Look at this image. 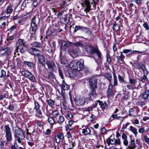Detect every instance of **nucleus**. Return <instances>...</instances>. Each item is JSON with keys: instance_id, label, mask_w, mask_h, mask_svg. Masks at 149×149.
Wrapping results in <instances>:
<instances>
[{"instance_id": "obj_1", "label": "nucleus", "mask_w": 149, "mask_h": 149, "mask_svg": "<svg viewBox=\"0 0 149 149\" xmlns=\"http://www.w3.org/2000/svg\"><path fill=\"white\" fill-rule=\"evenodd\" d=\"M14 137L16 140L19 143H21L22 141L25 138L24 132L20 128L17 127L13 129Z\"/></svg>"}, {"instance_id": "obj_2", "label": "nucleus", "mask_w": 149, "mask_h": 149, "mask_svg": "<svg viewBox=\"0 0 149 149\" xmlns=\"http://www.w3.org/2000/svg\"><path fill=\"white\" fill-rule=\"evenodd\" d=\"M85 49L88 53L91 54H95V55H97L99 59H101V53L98 50L95 49L93 46L91 45H89L84 46Z\"/></svg>"}, {"instance_id": "obj_3", "label": "nucleus", "mask_w": 149, "mask_h": 149, "mask_svg": "<svg viewBox=\"0 0 149 149\" xmlns=\"http://www.w3.org/2000/svg\"><path fill=\"white\" fill-rule=\"evenodd\" d=\"M71 67L77 71H81L83 68V63L81 61L74 60L70 64Z\"/></svg>"}, {"instance_id": "obj_4", "label": "nucleus", "mask_w": 149, "mask_h": 149, "mask_svg": "<svg viewBox=\"0 0 149 149\" xmlns=\"http://www.w3.org/2000/svg\"><path fill=\"white\" fill-rule=\"evenodd\" d=\"M4 132L6 133V137L7 142L6 143V145L7 142H11L13 140L11 132L10 131V128L8 125H5L4 126Z\"/></svg>"}, {"instance_id": "obj_5", "label": "nucleus", "mask_w": 149, "mask_h": 149, "mask_svg": "<svg viewBox=\"0 0 149 149\" xmlns=\"http://www.w3.org/2000/svg\"><path fill=\"white\" fill-rule=\"evenodd\" d=\"M37 30L38 29L30 28L29 35L30 40H36V33Z\"/></svg>"}, {"instance_id": "obj_6", "label": "nucleus", "mask_w": 149, "mask_h": 149, "mask_svg": "<svg viewBox=\"0 0 149 149\" xmlns=\"http://www.w3.org/2000/svg\"><path fill=\"white\" fill-rule=\"evenodd\" d=\"M39 21L38 19H36L35 17H33L31 22L30 28L38 29L37 25Z\"/></svg>"}, {"instance_id": "obj_7", "label": "nucleus", "mask_w": 149, "mask_h": 149, "mask_svg": "<svg viewBox=\"0 0 149 149\" xmlns=\"http://www.w3.org/2000/svg\"><path fill=\"white\" fill-rule=\"evenodd\" d=\"M97 79L96 78H91L89 80V85L90 88H97Z\"/></svg>"}, {"instance_id": "obj_8", "label": "nucleus", "mask_w": 149, "mask_h": 149, "mask_svg": "<svg viewBox=\"0 0 149 149\" xmlns=\"http://www.w3.org/2000/svg\"><path fill=\"white\" fill-rule=\"evenodd\" d=\"M107 143L108 146H109L110 144L111 145L116 144V145H120V140L119 139L116 140L115 139H111L108 138L107 140Z\"/></svg>"}, {"instance_id": "obj_9", "label": "nucleus", "mask_w": 149, "mask_h": 149, "mask_svg": "<svg viewBox=\"0 0 149 149\" xmlns=\"http://www.w3.org/2000/svg\"><path fill=\"white\" fill-rule=\"evenodd\" d=\"M86 102L85 98L84 97H80L77 98L76 100L75 103L78 106L83 105Z\"/></svg>"}, {"instance_id": "obj_10", "label": "nucleus", "mask_w": 149, "mask_h": 149, "mask_svg": "<svg viewBox=\"0 0 149 149\" xmlns=\"http://www.w3.org/2000/svg\"><path fill=\"white\" fill-rule=\"evenodd\" d=\"M13 49V48L12 47H10L9 48H6L2 49L1 50V52H3V54L9 55L11 54Z\"/></svg>"}, {"instance_id": "obj_11", "label": "nucleus", "mask_w": 149, "mask_h": 149, "mask_svg": "<svg viewBox=\"0 0 149 149\" xmlns=\"http://www.w3.org/2000/svg\"><path fill=\"white\" fill-rule=\"evenodd\" d=\"M123 53L126 54V56L127 57H130L131 55L133 54L134 52H138L139 53H141L142 52L138 51H132L131 49H125L123 50Z\"/></svg>"}, {"instance_id": "obj_12", "label": "nucleus", "mask_w": 149, "mask_h": 149, "mask_svg": "<svg viewBox=\"0 0 149 149\" xmlns=\"http://www.w3.org/2000/svg\"><path fill=\"white\" fill-rule=\"evenodd\" d=\"M46 63L48 68L51 70H54L56 69V65L52 61H47Z\"/></svg>"}, {"instance_id": "obj_13", "label": "nucleus", "mask_w": 149, "mask_h": 149, "mask_svg": "<svg viewBox=\"0 0 149 149\" xmlns=\"http://www.w3.org/2000/svg\"><path fill=\"white\" fill-rule=\"evenodd\" d=\"M84 4H85L86 6L85 11L86 12H89L91 10L90 2L87 0H82V2L81 3V4L83 6Z\"/></svg>"}, {"instance_id": "obj_14", "label": "nucleus", "mask_w": 149, "mask_h": 149, "mask_svg": "<svg viewBox=\"0 0 149 149\" xmlns=\"http://www.w3.org/2000/svg\"><path fill=\"white\" fill-rule=\"evenodd\" d=\"M17 26L15 25H13L9 29L8 31H9L11 35H16L17 33Z\"/></svg>"}, {"instance_id": "obj_15", "label": "nucleus", "mask_w": 149, "mask_h": 149, "mask_svg": "<svg viewBox=\"0 0 149 149\" xmlns=\"http://www.w3.org/2000/svg\"><path fill=\"white\" fill-rule=\"evenodd\" d=\"M72 43L71 42L63 41L61 44L62 48L65 49L72 45Z\"/></svg>"}, {"instance_id": "obj_16", "label": "nucleus", "mask_w": 149, "mask_h": 149, "mask_svg": "<svg viewBox=\"0 0 149 149\" xmlns=\"http://www.w3.org/2000/svg\"><path fill=\"white\" fill-rule=\"evenodd\" d=\"M10 34V33H8V37L6 39V41L8 42L7 43V45L11 43L12 42L10 41H11L14 40L16 36V35Z\"/></svg>"}, {"instance_id": "obj_17", "label": "nucleus", "mask_w": 149, "mask_h": 149, "mask_svg": "<svg viewBox=\"0 0 149 149\" xmlns=\"http://www.w3.org/2000/svg\"><path fill=\"white\" fill-rule=\"evenodd\" d=\"M37 56L38 57L39 63L42 65H45V58L43 55L40 53Z\"/></svg>"}, {"instance_id": "obj_18", "label": "nucleus", "mask_w": 149, "mask_h": 149, "mask_svg": "<svg viewBox=\"0 0 149 149\" xmlns=\"http://www.w3.org/2000/svg\"><path fill=\"white\" fill-rule=\"evenodd\" d=\"M35 107L34 109L35 110L37 113L39 114L40 115L42 112L39 109L40 105L39 103L37 102H35Z\"/></svg>"}, {"instance_id": "obj_19", "label": "nucleus", "mask_w": 149, "mask_h": 149, "mask_svg": "<svg viewBox=\"0 0 149 149\" xmlns=\"http://www.w3.org/2000/svg\"><path fill=\"white\" fill-rule=\"evenodd\" d=\"M138 66L142 70L144 74H148V72L146 69L145 66L143 64L141 63H139L138 64Z\"/></svg>"}, {"instance_id": "obj_20", "label": "nucleus", "mask_w": 149, "mask_h": 149, "mask_svg": "<svg viewBox=\"0 0 149 149\" xmlns=\"http://www.w3.org/2000/svg\"><path fill=\"white\" fill-rule=\"evenodd\" d=\"M31 45L33 47L37 48H40L42 46V45L40 42L36 41L33 42Z\"/></svg>"}, {"instance_id": "obj_21", "label": "nucleus", "mask_w": 149, "mask_h": 149, "mask_svg": "<svg viewBox=\"0 0 149 149\" xmlns=\"http://www.w3.org/2000/svg\"><path fill=\"white\" fill-rule=\"evenodd\" d=\"M85 29H86V27H83L80 25H76L75 26L74 32L75 33L79 30H81L82 31H85Z\"/></svg>"}, {"instance_id": "obj_22", "label": "nucleus", "mask_w": 149, "mask_h": 149, "mask_svg": "<svg viewBox=\"0 0 149 149\" xmlns=\"http://www.w3.org/2000/svg\"><path fill=\"white\" fill-rule=\"evenodd\" d=\"M91 91L89 93V95L90 96V97L89 98V100H92L91 97V96H93V97H95V95H97V93H96L95 89L96 88H91Z\"/></svg>"}, {"instance_id": "obj_23", "label": "nucleus", "mask_w": 149, "mask_h": 149, "mask_svg": "<svg viewBox=\"0 0 149 149\" xmlns=\"http://www.w3.org/2000/svg\"><path fill=\"white\" fill-rule=\"evenodd\" d=\"M112 87L113 85H110L109 86V88L107 92V94L108 97H110L113 95V93L112 90Z\"/></svg>"}, {"instance_id": "obj_24", "label": "nucleus", "mask_w": 149, "mask_h": 149, "mask_svg": "<svg viewBox=\"0 0 149 149\" xmlns=\"http://www.w3.org/2000/svg\"><path fill=\"white\" fill-rule=\"evenodd\" d=\"M136 146L135 144V141L134 140H131L130 144L129 146L127 149H134L136 148Z\"/></svg>"}, {"instance_id": "obj_25", "label": "nucleus", "mask_w": 149, "mask_h": 149, "mask_svg": "<svg viewBox=\"0 0 149 149\" xmlns=\"http://www.w3.org/2000/svg\"><path fill=\"white\" fill-rule=\"evenodd\" d=\"M129 130L133 133L135 136L137 135L138 133L137 129L134 127L131 126L129 129Z\"/></svg>"}, {"instance_id": "obj_26", "label": "nucleus", "mask_w": 149, "mask_h": 149, "mask_svg": "<svg viewBox=\"0 0 149 149\" xmlns=\"http://www.w3.org/2000/svg\"><path fill=\"white\" fill-rule=\"evenodd\" d=\"M149 96V90H146L143 93L142 98L144 100H146Z\"/></svg>"}, {"instance_id": "obj_27", "label": "nucleus", "mask_w": 149, "mask_h": 149, "mask_svg": "<svg viewBox=\"0 0 149 149\" xmlns=\"http://www.w3.org/2000/svg\"><path fill=\"white\" fill-rule=\"evenodd\" d=\"M77 51V50H72L69 51V53L71 56L73 57H75L78 55Z\"/></svg>"}, {"instance_id": "obj_28", "label": "nucleus", "mask_w": 149, "mask_h": 149, "mask_svg": "<svg viewBox=\"0 0 149 149\" xmlns=\"http://www.w3.org/2000/svg\"><path fill=\"white\" fill-rule=\"evenodd\" d=\"M61 87L64 90H68L69 88V86L66 84L64 80H63Z\"/></svg>"}, {"instance_id": "obj_29", "label": "nucleus", "mask_w": 149, "mask_h": 149, "mask_svg": "<svg viewBox=\"0 0 149 149\" xmlns=\"http://www.w3.org/2000/svg\"><path fill=\"white\" fill-rule=\"evenodd\" d=\"M97 102H99V104L102 109H104L107 107V104L106 102L103 103L102 102L99 100H98Z\"/></svg>"}, {"instance_id": "obj_30", "label": "nucleus", "mask_w": 149, "mask_h": 149, "mask_svg": "<svg viewBox=\"0 0 149 149\" xmlns=\"http://www.w3.org/2000/svg\"><path fill=\"white\" fill-rule=\"evenodd\" d=\"M104 77L107 79L110 82L112 80V77L111 74L108 72L104 74Z\"/></svg>"}, {"instance_id": "obj_31", "label": "nucleus", "mask_w": 149, "mask_h": 149, "mask_svg": "<svg viewBox=\"0 0 149 149\" xmlns=\"http://www.w3.org/2000/svg\"><path fill=\"white\" fill-rule=\"evenodd\" d=\"M65 120L64 117L63 116H60L57 120V122L58 123L60 124H61L63 123Z\"/></svg>"}, {"instance_id": "obj_32", "label": "nucleus", "mask_w": 149, "mask_h": 149, "mask_svg": "<svg viewBox=\"0 0 149 149\" xmlns=\"http://www.w3.org/2000/svg\"><path fill=\"white\" fill-rule=\"evenodd\" d=\"M32 82H35L36 81V79L33 74L30 72L27 77Z\"/></svg>"}, {"instance_id": "obj_33", "label": "nucleus", "mask_w": 149, "mask_h": 149, "mask_svg": "<svg viewBox=\"0 0 149 149\" xmlns=\"http://www.w3.org/2000/svg\"><path fill=\"white\" fill-rule=\"evenodd\" d=\"M60 59L62 64L65 65L68 64V61L64 57L61 56Z\"/></svg>"}, {"instance_id": "obj_34", "label": "nucleus", "mask_w": 149, "mask_h": 149, "mask_svg": "<svg viewBox=\"0 0 149 149\" xmlns=\"http://www.w3.org/2000/svg\"><path fill=\"white\" fill-rule=\"evenodd\" d=\"M91 131L90 130L89 128H86L82 130V133L84 134V135H86L90 134Z\"/></svg>"}, {"instance_id": "obj_35", "label": "nucleus", "mask_w": 149, "mask_h": 149, "mask_svg": "<svg viewBox=\"0 0 149 149\" xmlns=\"http://www.w3.org/2000/svg\"><path fill=\"white\" fill-rule=\"evenodd\" d=\"M24 40L19 39L18 41L19 45L17 47H24V46H26L25 44V42H24Z\"/></svg>"}, {"instance_id": "obj_36", "label": "nucleus", "mask_w": 149, "mask_h": 149, "mask_svg": "<svg viewBox=\"0 0 149 149\" xmlns=\"http://www.w3.org/2000/svg\"><path fill=\"white\" fill-rule=\"evenodd\" d=\"M123 52H120V55L119 56H117L116 58L118 61H121L122 62L123 61V59L125 58V56L123 54Z\"/></svg>"}, {"instance_id": "obj_37", "label": "nucleus", "mask_w": 149, "mask_h": 149, "mask_svg": "<svg viewBox=\"0 0 149 149\" xmlns=\"http://www.w3.org/2000/svg\"><path fill=\"white\" fill-rule=\"evenodd\" d=\"M24 63L25 65H27L29 67L32 68L34 66L33 63L31 62L25 61L24 62Z\"/></svg>"}, {"instance_id": "obj_38", "label": "nucleus", "mask_w": 149, "mask_h": 149, "mask_svg": "<svg viewBox=\"0 0 149 149\" xmlns=\"http://www.w3.org/2000/svg\"><path fill=\"white\" fill-rule=\"evenodd\" d=\"M113 86H116L118 85V80L117 79V76L115 73L113 74Z\"/></svg>"}, {"instance_id": "obj_39", "label": "nucleus", "mask_w": 149, "mask_h": 149, "mask_svg": "<svg viewBox=\"0 0 149 149\" xmlns=\"http://www.w3.org/2000/svg\"><path fill=\"white\" fill-rule=\"evenodd\" d=\"M73 45L77 47H83L84 46L83 44L81 42H76L73 43Z\"/></svg>"}, {"instance_id": "obj_40", "label": "nucleus", "mask_w": 149, "mask_h": 149, "mask_svg": "<svg viewBox=\"0 0 149 149\" xmlns=\"http://www.w3.org/2000/svg\"><path fill=\"white\" fill-rule=\"evenodd\" d=\"M55 75L53 73L50 72L47 78L50 80H53L55 78Z\"/></svg>"}, {"instance_id": "obj_41", "label": "nucleus", "mask_w": 149, "mask_h": 149, "mask_svg": "<svg viewBox=\"0 0 149 149\" xmlns=\"http://www.w3.org/2000/svg\"><path fill=\"white\" fill-rule=\"evenodd\" d=\"M13 10L12 6L11 5L8 6L6 8V12L7 14L11 13Z\"/></svg>"}, {"instance_id": "obj_42", "label": "nucleus", "mask_w": 149, "mask_h": 149, "mask_svg": "<svg viewBox=\"0 0 149 149\" xmlns=\"http://www.w3.org/2000/svg\"><path fill=\"white\" fill-rule=\"evenodd\" d=\"M83 31L87 34L88 36H91L92 35V33L88 28L86 27L85 31Z\"/></svg>"}, {"instance_id": "obj_43", "label": "nucleus", "mask_w": 149, "mask_h": 149, "mask_svg": "<svg viewBox=\"0 0 149 149\" xmlns=\"http://www.w3.org/2000/svg\"><path fill=\"white\" fill-rule=\"evenodd\" d=\"M113 29L116 31H118L120 29V26L119 24H115L113 26Z\"/></svg>"}, {"instance_id": "obj_44", "label": "nucleus", "mask_w": 149, "mask_h": 149, "mask_svg": "<svg viewBox=\"0 0 149 149\" xmlns=\"http://www.w3.org/2000/svg\"><path fill=\"white\" fill-rule=\"evenodd\" d=\"M30 72L28 70H26L25 71H22V74L23 75L26 77H27L29 75Z\"/></svg>"}, {"instance_id": "obj_45", "label": "nucleus", "mask_w": 149, "mask_h": 149, "mask_svg": "<svg viewBox=\"0 0 149 149\" xmlns=\"http://www.w3.org/2000/svg\"><path fill=\"white\" fill-rule=\"evenodd\" d=\"M48 122L51 125L54 124L55 122L54 119L52 117H49L48 118Z\"/></svg>"}, {"instance_id": "obj_46", "label": "nucleus", "mask_w": 149, "mask_h": 149, "mask_svg": "<svg viewBox=\"0 0 149 149\" xmlns=\"http://www.w3.org/2000/svg\"><path fill=\"white\" fill-rule=\"evenodd\" d=\"M35 50V48L33 47H30L28 50V52L31 54L33 55V54H36L34 53V50Z\"/></svg>"}, {"instance_id": "obj_47", "label": "nucleus", "mask_w": 149, "mask_h": 149, "mask_svg": "<svg viewBox=\"0 0 149 149\" xmlns=\"http://www.w3.org/2000/svg\"><path fill=\"white\" fill-rule=\"evenodd\" d=\"M67 5V2L66 1H62L60 4V7L61 9L64 8L65 5Z\"/></svg>"}, {"instance_id": "obj_48", "label": "nucleus", "mask_w": 149, "mask_h": 149, "mask_svg": "<svg viewBox=\"0 0 149 149\" xmlns=\"http://www.w3.org/2000/svg\"><path fill=\"white\" fill-rule=\"evenodd\" d=\"M47 102L50 107H52L54 104V101L52 100H47Z\"/></svg>"}, {"instance_id": "obj_49", "label": "nucleus", "mask_w": 149, "mask_h": 149, "mask_svg": "<svg viewBox=\"0 0 149 149\" xmlns=\"http://www.w3.org/2000/svg\"><path fill=\"white\" fill-rule=\"evenodd\" d=\"M6 72L3 70H1V75L0 77L2 78H4L6 76Z\"/></svg>"}, {"instance_id": "obj_50", "label": "nucleus", "mask_w": 149, "mask_h": 149, "mask_svg": "<svg viewBox=\"0 0 149 149\" xmlns=\"http://www.w3.org/2000/svg\"><path fill=\"white\" fill-rule=\"evenodd\" d=\"M66 117L69 119H72L73 118V116L71 113L68 112L66 114Z\"/></svg>"}, {"instance_id": "obj_51", "label": "nucleus", "mask_w": 149, "mask_h": 149, "mask_svg": "<svg viewBox=\"0 0 149 149\" xmlns=\"http://www.w3.org/2000/svg\"><path fill=\"white\" fill-rule=\"evenodd\" d=\"M58 114V112L56 110L54 111L52 113L53 116L54 118L56 117Z\"/></svg>"}, {"instance_id": "obj_52", "label": "nucleus", "mask_w": 149, "mask_h": 149, "mask_svg": "<svg viewBox=\"0 0 149 149\" xmlns=\"http://www.w3.org/2000/svg\"><path fill=\"white\" fill-rule=\"evenodd\" d=\"M19 49L18 47L17 46L16 49L15 50L14 52V57H16V55L19 56V53H18V50Z\"/></svg>"}, {"instance_id": "obj_53", "label": "nucleus", "mask_w": 149, "mask_h": 149, "mask_svg": "<svg viewBox=\"0 0 149 149\" xmlns=\"http://www.w3.org/2000/svg\"><path fill=\"white\" fill-rule=\"evenodd\" d=\"M57 136L58 137V138L59 139L63 140L64 139V136L63 134L62 133H60L58 134Z\"/></svg>"}, {"instance_id": "obj_54", "label": "nucleus", "mask_w": 149, "mask_h": 149, "mask_svg": "<svg viewBox=\"0 0 149 149\" xmlns=\"http://www.w3.org/2000/svg\"><path fill=\"white\" fill-rule=\"evenodd\" d=\"M18 47L20 50V52L21 53H23V52H24L26 46H24V47Z\"/></svg>"}, {"instance_id": "obj_55", "label": "nucleus", "mask_w": 149, "mask_h": 149, "mask_svg": "<svg viewBox=\"0 0 149 149\" xmlns=\"http://www.w3.org/2000/svg\"><path fill=\"white\" fill-rule=\"evenodd\" d=\"M34 53H35L36 54H33V55L37 56L40 53V51L38 49L35 48V50H34Z\"/></svg>"}, {"instance_id": "obj_56", "label": "nucleus", "mask_w": 149, "mask_h": 149, "mask_svg": "<svg viewBox=\"0 0 149 149\" xmlns=\"http://www.w3.org/2000/svg\"><path fill=\"white\" fill-rule=\"evenodd\" d=\"M107 61L109 63H110L111 61V56L109 54H107Z\"/></svg>"}, {"instance_id": "obj_57", "label": "nucleus", "mask_w": 149, "mask_h": 149, "mask_svg": "<svg viewBox=\"0 0 149 149\" xmlns=\"http://www.w3.org/2000/svg\"><path fill=\"white\" fill-rule=\"evenodd\" d=\"M27 130V133H26V139H28V140H29L31 138V134L30 133H29L28 132V130Z\"/></svg>"}, {"instance_id": "obj_58", "label": "nucleus", "mask_w": 149, "mask_h": 149, "mask_svg": "<svg viewBox=\"0 0 149 149\" xmlns=\"http://www.w3.org/2000/svg\"><path fill=\"white\" fill-rule=\"evenodd\" d=\"M118 78L119 81L120 83H123L124 81V80L123 77L121 76L120 75H119L118 76Z\"/></svg>"}, {"instance_id": "obj_59", "label": "nucleus", "mask_w": 149, "mask_h": 149, "mask_svg": "<svg viewBox=\"0 0 149 149\" xmlns=\"http://www.w3.org/2000/svg\"><path fill=\"white\" fill-rule=\"evenodd\" d=\"M99 0H93V2H91V4L93 5V7L96 6V5L99 2Z\"/></svg>"}, {"instance_id": "obj_60", "label": "nucleus", "mask_w": 149, "mask_h": 149, "mask_svg": "<svg viewBox=\"0 0 149 149\" xmlns=\"http://www.w3.org/2000/svg\"><path fill=\"white\" fill-rule=\"evenodd\" d=\"M97 117L94 116L93 114H92L91 116H90V118H92V119H90V121L92 122L95 120L97 118Z\"/></svg>"}, {"instance_id": "obj_61", "label": "nucleus", "mask_w": 149, "mask_h": 149, "mask_svg": "<svg viewBox=\"0 0 149 149\" xmlns=\"http://www.w3.org/2000/svg\"><path fill=\"white\" fill-rule=\"evenodd\" d=\"M73 123V121L72 120H70L68 122V123L67 124V125H68L69 127H71V125Z\"/></svg>"}, {"instance_id": "obj_62", "label": "nucleus", "mask_w": 149, "mask_h": 149, "mask_svg": "<svg viewBox=\"0 0 149 149\" xmlns=\"http://www.w3.org/2000/svg\"><path fill=\"white\" fill-rule=\"evenodd\" d=\"M143 26L147 30H148L149 29V26L147 23H144L143 24Z\"/></svg>"}, {"instance_id": "obj_63", "label": "nucleus", "mask_w": 149, "mask_h": 149, "mask_svg": "<svg viewBox=\"0 0 149 149\" xmlns=\"http://www.w3.org/2000/svg\"><path fill=\"white\" fill-rule=\"evenodd\" d=\"M122 138L123 140L127 139V136L124 133H123L122 135Z\"/></svg>"}, {"instance_id": "obj_64", "label": "nucleus", "mask_w": 149, "mask_h": 149, "mask_svg": "<svg viewBox=\"0 0 149 149\" xmlns=\"http://www.w3.org/2000/svg\"><path fill=\"white\" fill-rule=\"evenodd\" d=\"M96 147L98 149H106V147L104 148L102 146H97Z\"/></svg>"}]
</instances>
